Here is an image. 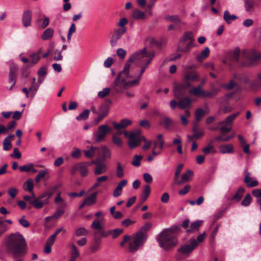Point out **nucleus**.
Here are the masks:
<instances>
[{
  "instance_id": "f257e3e1",
  "label": "nucleus",
  "mask_w": 261,
  "mask_h": 261,
  "mask_svg": "<svg viewBox=\"0 0 261 261\" xmlns=\"http://www.w3.org/2000/svg\"><path fill=\"white\" fill-rule=\"evenodd\" d=\"M154 56L153 53L147 52L144 47L132 54L125 64L128 63L136 76L141 79L142 74L151 63Z\"/></svg>"
},
{
  "instance_id": "f03ea898",
  "label": "nucleus",
  "mask_w": 261,
  "mask_h": 261,
  "mask_svg": "<svg viewBox=\"0 0 261 261\" xmlns=\"http://www.w3.org/2000/svg\"><path fill=\"white\" fill-rule=\"evenodd\" d=\"M140 80L133 72L130 65L125 64L123 70L116 77L113 89L116 93H121L124 89L139 85Z\"/></svg>"
},
{
  "instance_id": "7ed1b4c3",
  "label": "nucleus",
  "mask_w": 261,
  "mask_h": 261,
  "mask_svg": "<svg viewBox=\"0 0 261 261\" xmlns=\"http://www.w3.org/2000/svg\"><path fill=\"white\" fill-rule=\"evenodd\" d=\"M6 246L7 251L11 253L14 258L21 257L26 253L25 239L19 232L12 233L8 237Z\"/></svg>"
},
{
  "instance_id": "20e7f679",
  "label": "nucleus",
  "mask_w": 261,
  "mask_h": 261,
  "mask_svg": "<svg viewBox=\"0 0 261 261\" xmlns=\"http://www.w3.org/2000/svg\"><path fill=\"white\" fill-rule=\"evenodd\" d=\"M179 230L178 226L163 230L159 234L158 239L160 246L165 250H169L174 247L178 242L176 236Z\"/></svg>"
},
{
  "instance_id": "39448f33",
  "label": "nucleus",
  "mask_w": 261,
  "mask_h": 261,
  "mask_svg": "<svg viewBox=\"0 0 261 261\" xmlns=\"http://www.w3.org/2000/svg\"><path fill=\"white\" fill-rule=\"evenodd\" d=\"M242 64L245 66H252L257 64L261 59V52L254 50H244L241 54Z\"/></svg>"
},
{
  "instance_id": "423d86ee",
  "label": "nucleus",
  "mask_w": 261,
  "mask_h": 261,
  "mask_svg": "<svg viewBox=\"0 0 261 261\" xmlns=\"http://www.w3.org/2000/svg\"><path fill=\"white\" fill-rule=\"evenodd\" d=\"M147 238V232L139 231L130 238L128 250L130 252H135L143 248Z\"/></svg>"
},
{
  "instance_id": "0eeeda50",
  "label": "nucleus",
  "mask_w": 261,
  "mask_h": 261,
  "mask_svg": "<svg viewBox=\"0 0 261 261\" xmlns=\"http://www.w3.org/2000/svg\"><path fill=\"white\" fill-rule=\"evenodd\" d=\"M239 114L240 112L233 113L218 123L219 130L222 135L227 134L231 130L233 122Z\"/></svg>"
},
{
  "instance_id": "6e6552de",
  "label": "nucleus",
  "mask_w": 261,
  "mask_h": 261,
  "mask_svg": "<svg viewBox=\"0 0 261 261\" xmlns=\"http://www.w3.org/2000/svg\"><path fill=\"white\" fill-rule=\"evenodd\" d=\"M140 130H137L133 134H130L128 145L130 149H134L139 146L142 141H146L145 137L142 135Z\"/></svg>"
},
{
  "instance_id": "1a4fd4ad",
  "label": "nucleus",
  "mask_w": 261,
  "mask_h": 261,
  "mask_svg": "<svg viewBox=\"0 0 261 261\" xmlns=\"http://www.w3.org/2000/svg\"><path fill=\"white\" fill-rule=\"evenodd\" d=\"M198 245V242L194 238H192L189 239L186 244L182 245L178 249V251L185 255L189 256Z\"/></svg>"
},
{
  "instance_id": "9d476101",
  "label": "nucleus",
  "mask_w": 261,
  "mask_h": 261,
  "mask_svg": "<svg viewBox=\"0 0 261 261\" xmlns=\"http://www.w3.org/2000/svg\"><path fill=\"white\" fill-rule=\"evenodd\" d=\"M111 130V128L107 124L99 126L97 128V131L95 134V142L96 143H99L103 141L107 135Z\"/></svg>"
},
{
  "instance_id": "9b49d317",
  "label": "nucleus",
  "mask_w": 261,
  "mask_h": 261,
  "mask_svg": "<svg viewBox=\"0 0 261 261\" xmlns=\"http://www.w3.org/2000/svg\"><path fill=\"white\" fill-rule=\"evenodd\" d=\"M91 165V162H83L75 164L72 168L71 172L74 174L76 172L79 171L81 175L85 176L88 174V167Z\"/></svg>"
},
{
  "instance_id": "f8f14e48",
  "label": "nucleus",
  "mask_w": 261,
  "mask_h": 261,
  "mask_svg": "<svg viewBox=\"0 0 261 261\" xmlns=\"http://www.w3.org/2000/svg\"><path fill=\"white\" fill-rule=\"evenodd\" d=\"M191 86V84H188L185 82L182 83H175L174 85V94L176 98H179L185 94V91Z\"/></svg>"
},
{
  "instance_id": "ddd939ff",
  "label": "nucleus",
  "mask_w": 261,
  "mask_h": 261,
  "mask_svg": "<svg viewBox=\"0 0 261 261\" xmlns=\"http://www.w3.org/2000/svg\"><path fill=\"white\" fill-rule=\"evenodd\" d=\"M103 219L101 220L95 219L94 220L91 225V227L92 229L96 230L95 232L99 233L101 237H107V234L104 232V225L102 224L101 221Z\"/></svg>"
},
{
  "instance_id": "4468645a",
  "label": "nucleus",
  "mask_w": 261,
  "mask_h": 261,
  "mask_svg": "<svg viewBox=\"0 0 261 261\" xmlns=\"http://www.w3.org/2000/svg\"><path fill=\"white\" fill-rule=\"evenodd\" d=\"M127 31L125 30H121L120 29H116L114 30V33L112 35L110 43L112 47H114L116 45L118 41L122 37Z\"/></svg>"
},
{
  "instance_id": "2eb2a0df",
  "label": "nucleus",
  "mask_w": 261,
  "mask_h": 261,
  "mask_svg": "<svg viewBox=\"0 0 261 261\" xmlns=\"http://www.w3.org/2000/svg\"><path fill=\"white\" fill-rule=\"evenodd\" d=\"M91 164H95L96 165L94 172L95 175H100L106 173L107 171V167L106 164L100 162L98 161H93L91 162Z\"/></svg>"
},
{
  "instance_id": "dca6fc26",
  "label": "nucleus",
  "mask_w": 261,
  "mask_h": 261,
  "mask_svg": "<svg viewBox=\"0 0 261 261\" xmlns=\"http://www.w3.org/2000/svg\"><path fill=\"white\" fill-rule=\"evenodd\" d=\"M244 182L249 188L256 187L258 184L257 180L255 178L251 177L250 173L247 171H245Z\"/></svg>"
},
{
  "instance_id": "f3484780",
  "label": "nucleus",
  "mask_w": 261,
  "mask_h": 261,
  "mask_svg": "<svg viewBox=\"0 0 261 261\" xmlns=\"http://www.w3.org/2000/svg\"><path fill=\"white\" fill-rule=\"evenodd\" d=\"M17 70V67L16 65L13 64L10 67V72L9 77V83L12 84L11 87L9 90L12 89L13 86L16 83V73Z\"/></svg>"
},
{
  "instance_id": "a211bd4d",
  "label": "nucleus",
  "mask_w": 261,
  "mask_h": 261,
  "mask_svg": "<svg viewBox=\"0 0 261 261\" xmlns=\"http://www.w3.org/2000/svg\"><path fill=\"white\" fill-rule=\"evenodd\" d=\"M199 74L195 72L188 71L185 73L183 82L188 84H191L192 81H196L198 80Z\"/></svg>"
},
{
  "instance_id": "6ab92c4d",
  "label": "nucleus",
  "mask_w": 261,
  "mask_h": 261,
  "mask_svg": "<svg viewBox=\"0 0 261 261\" xmlns=\"http://www.w3.org/2000/svg\"><path fill=\"white\" fill-rule=\"evenodd\" d=\"M32 11L27 10L22 14V21L24 27L27 28L31 25L32 21Z\"/></svg>"
},
{
  "instance_id": "aec40b11",
  "label": "nucleus",
  "mask_w": 261,
  "mask_h": 261,
  "mask_svg": "<svg viewBox=\"0 0 261 261\" xmlns=\"http://www.w3.org/2000/svg\"><path fill=\"white\" fill-rule=\"evenodd\" d=\"M179 101L178 102V106L181 109H185L191 107V100L188 97L178 98Z\"/></svg>"
},
{
  "instance_id": "412c9836",
  "label": "nucleus",
  "mask_w": 261,
  "mask_h": 261,
  "mask_svg": "<svg viewBox=\"0 0 261 261\" xmlns=\"http://www.w3.org/2000/svg\"><path fill=\"white\" fill-rule=\"evenodd\" d=\"M98 151L99 154L101 155L103 160L109 159L111 158L110 150L105 146L98 147Z\"/></svg>"
},
{
  "instance_id": "4be33fe9",
  "label": "nucleus",
  "mask_w": 261,
  "mask_h": 261,
  "mask_svg": "<svg viewBox=\"0 0 261 261\" xmlns=\"http://www.w3.org/2000/svg\"><path fill=\"white\" fill-rule=\"evenodd\" d=\"M219 150L222 154L232 153L234 152L233 146L231 144L220 145L219 146Z\"/></svg>"
},
{
  "instance_id": "5701e85b",
  "label": "nucleus",
  "mask_w": 261,
  "mask_h": 261,
  "mask_svg": "<svg viewBox=\"0 0 261 261\" xmlns=\"http://www.w3.org/2000/svg\"><path fill=\"white\" fill-rule=\"evenodd\" d=\"M14 137L13 134H10L7 136L4 140L3 142V149L4 150H9L12 148V144L11 140Z\"/></svg>"
},
{
  "instance_id": "b1692460",
  "label": "nucleus",
  "mask_w": 261,
  "mask_h": 261,
  "mask_svg": "<svg viewBox=\"0 0 261 261\" xmlns=\"http://www.w3.org/2000/svg\"><path fill=\"white\" fill-rule=\"evenodd\" d=\"M193 174V172L192 171L188 170L182 175L181 180L177 182V185H180L185 182L189 181L192 178Z\"/></svg>"
},
{
  "instance_id": "393cba45",
  "label": "nucleus",
  "mask_w": 261,
  "mask_h": 261,
  "mask_svg": "<svg viewBox=\"0 0 261 261\" xmlns=\"http://www.w3.org/2000/svg\"><path fill=\"white\" fill-rule=\"evenodd\" d=\"M49 202L48 199H45L43 201H42L39 198H35L33 201H30V203L32 204L34 207L37 209L41 208L44 204H47Z\"/></svg>"
},
{
  "instance_id": "a878e982",
  "label": "nucleus",
  "mask_w": 261,
  "mask_h": 261,
  "mask_svg": "<svg viewBox=\"0 0 261 261\" xmlns=\"http://www.w3.org/2000/svg\"><path fill=\"white\" fill-rule=\"evenodd\" d=\"M193 41L188 42L183 44H179L177 47V50L184 53L188 52L190 49L194 46Z\"/></svg>"
},
{
  "instance_id": "bb28decb",
  "label": "nucleus",
  "mask_w": 261,
  "mask_h": 261,
  "mask_svg": "<svg viewBox=\"0 0 261 261\" xmlns=\"http://www.w3.org/2000/svg\"><path fill=\"white\" fill-rule=\"evenodd\" d=\"M45 77H39L38 80V83L35 85V86H32L30 88V91L32 92L31 93V98H33L35 95L36 94V93L38 91L40 85L43 82L44 80Z\"/></svg>"
},
{
  "instance_id": "cd10ccee",
  "label": "nucleus",
  "mask_w": 261,
  "mask_h": 261,
  "mask_svg": "<svg viewBox=\"0 0 261 261\" xmlns=\"http://www.w3.org/2000/svg\"><path fill=\"white\" fill-rule=\"evenodd\" d=\"M194 41V37L191 32H186L184 36L181 38L179 44H183L187 41Z\"/></svg>"
},
{
  "instance_id": "c85d7f7f",
  "label": "nucleus",
  "mask_w": 261,
  "mask_h": 261,
  "mask_svg": "<svg viewBox=\"0 0 261 261\" xmlns=\"http://www.w3.org/2000/svg\"><path fill=\"white\" fill-rule=\"evenodd\" d=\"M54 33V31L52 28H47L42 34L41 38L43 40H50L53 37Z\"/></svg>"
},
{
  "instance_id": "c756f323",
  "label": "nucleus",
  "mask_w": 261,
  "mask_h": 261,
  "mask_svg": "<svg viewBox=\"0 0 261 261\" xmlns=\"http://www.w3.org/2000/svg\"><path fill=\"white\" fill-rule=\"evenodd\" d=\"M23 189L25 191L32 192L34 189L33 180L32 178H28L23 185Z\"/></svg>"
},
{
  "instance_id": "7c9ffc66",
  "label": "nucleus",
  "mask_w": 261,
  "mask_h": 261,
  "mask_svg": "<svg viewBox=\"0 0 261 261\" xmlns=\"http://www.w3.org/2000/svg\"><path fill=\"white\" fill-rule=\"evenodd\" d=\"M204 90L202 89V86L199 85L194 87L189 91V92L196 96H203Z\"/></svg>"
},
{
  "instance_id": "2f4dec72",
  "label": "nucleus",
  "mask_w": 261,
  "mask_h": 261,
  "mask_svg": "<svg viewBox=\"0 0 261 261\" xmlns=\"http://www.w3.org/2000/svg\"><path fill=\"white\" fill-rule=\"evenodd\" d=\"M132 17L133 18L137 20L143 19L145 18V14L144 12L140 10L136 9L133 12Z\"/></svg>"
},
{
  "instance_id": "473e14b6",
  "label": "nucleus",
  "mask_w": 261,
  "mask_h": 261,
  "mask_svg": "<svg viewBox=\"0 0 261 261\" xmlns=\"http://www.w3.org/2000/svg\"><path fill=\"white\" fill-rule=\"evenodd\" d=\"M256 80L257 81L253 80L250 83V87L253 90H257L259 87L257 81L260 83V86H261V72L257 74Z\"/></svg>"
},
{
  "instance_id": "72a5a7b5",
  "label": "nucleus",
  "mask_w": 261,
  "mask_h": 261,
  "mask_svg": "<svg viewBox=\"0 0 261 261\" xmlns=\"http://www.w3.org/2000/svg\"><path fill=\"white\" fill-rule=\"evenodd\" d=\"M210 53V49L208 47H206L201 51V53L197 56L196 59L198 61L202 62L203 59H205L208 55Z\"/></svg>"
},
{
  "instance_id": "f704fd0d",
  "label": "nucleus",
  "mask_w": 261,
  "mask_h": 261,
  "mask_svg": "<svg viewBox=\"0 0 261 261\" xmlns=\"http://www.w3.org/2000/svg\"><path fill=\"white\" fill-rule=\"evenodd\" d=\"M97 192L91 194L89 196L85 199V203L87 206H90L96 201Z\"/></svg>"
},
{
  "instance_id": "c9c22d12",
  "label": "nucleus",
  "mask_w": 261,
  "mask_h": 261,
  "mask_svg": "<svg viewBox=\"0 0 261 261\" xmlns=\"http://www.w3.org/2000/svg\"><path fill=\"white\" fill-rule=\"evenodd\" d=\"M157 141L154 142V148L159 147L160 149H162L164 147V141L163 139V135L160 134L157 136Z\"/></svg>"
},
{
  "instance_id": "e433bc0d",
  "label": "nucleus",
  "mask_w": 261,
  "mask_h": 261,
  "mask_svg": "<svg viewBox=\"0 0 261 261\" xmlns=\"http://www.w3.org/2000/svg\"><path fill=\"white\" fill-rule=\"evenodd\" d=\"M202 221H196L191 223L190 228L187 230V232H194L199 229L200 226L202 224Z\"/></svg>"
},
{
  "instance_id": "4c0bfd02",
  "label": "nucleus",
  "mask_w": 261,
  "mask_h": 261,
  "mask_svg": "<svg viewBox=\"0 0 261 261\" xmlns=\"http://www.w3.org/2000/svg\"><path fill=\"white\" fill-rule=\"evenodd\" d=\"M202 151L205 155L210 153L214 154L216 152V150L211 143H209L206 146L203 147L202 149Z\"/></svg>"
},
{
  "instance_id": "58836bf2",
  "label": "nucleus",
  "mask_w": 261,
  "mask_h": 261,
  "mask_svg": "<svg viewBox=\"0 0 261 261\" xmlns=\"http://www.w3.org/2000/svg\"><path fill=\"white\" fill-rule=\"evenodd\" d=\"M223 18L226 22L230 24L232 20H236L237 17L235 15H230L228 10H226L224 13Z\"/></svg>"
},
{
  "instance_id": "ea45409f",
  "label": "nucleus",
  "mask_w": 261,
  "mask_h": 261,
  "mask_svg": "<svg viewBox=\"0 0 261 261\" xmlns=\"http://www.w3.org/2000/svg\"><path fill=\"white\" fill-rule=\"evenodd\" d=\"M244 8L247 12H251L253 10L254 2L252 0H244Z\"/></svg>"
},
{
  "instance_id": "a19ab883",
  "label": "nucleus",
  "mask_w": 261,
  "mask_h": 261,
  "mask_svg": "<svg viewBox=\"0 0 261 261\" xmlns=\"http://www.w3.org/2000/svg\"><path fill=\"white\" fill-rule=\"evenodd\" d=\"M98 147L91 146L88 150H84L85 156L88 158H92L95 154L96 150L98 151Z\"/></svg>"
},
{
  "instance_id": "79ce46f5",
  "label": "nucleus",
  "mask_w": 261,
  "mask_h": 261,
  "mask_svg": "<svg viewBox=\"0 0 261 261\" xmlns=\"http://www.w3.org/2000/svg\"><path fill=\"white\" fill-rule=\"evenodd\" d=\"M123 230L120 228H116L113 230H109L106 234H107V236L109 234H112L113 238H116L118 236H119L121 233H122Z\"/></svg>"
},
{
  "instance_id": "37998d69",
  "label": "nucleus",
  "mask_w": 261,
  "mask_h": 261,
  "mask_svg": "<svg viewBox=\"0 0 261 261\" xmlns=\"http://www.w3.org/2000/svg\"><path fill=\"white\" fill-rule=\"evenodd\" d=\"M109 112V108L104 105L99 107L98 109V114L102 116L104 118L108 114Z\"/></svg>"
},
{
  "instance_id": "c03bdc74",
  "label": "nucleus",
  "mask_w": 261,
  "mask_h": 261,
  "mask_svg": "<svg viewBox=\"0 0 261 261\" xmlns=\"http://www.w3.org/2000/svg\"><path fill=\"white\" fill-rule=\"evenodd\" d=\"M244 192V189L242 187L239 188L236 194L233 196L232 199L239 201L242 198Z\"/></svg>"
},
{
  "instance_id": "a18cd8bd",
  "label": "nucleus",
  "mask_w": 261,
  "mask_h": 261,
  "mask_svg": "<svg viewBox=\"0 0 261 261\" xmlns=\"http://www.w3.org/2000/svg\"><path fill=\"white\" fill-rule=\"evenodd\" d=\"M90 112V111L88 109L84 110L82 113H81L79 116L76 117V120L78 121H81L88 119Z\"/></svg>"
},
{
  "instance_id": "49530a36",
  "label": "nucleus",
  "mask_w": 261,
  "mask_h": 261,
  "mask_svg": "<svg viewBox=\"0 0 261 261\" xmlns=\"http://www.w3.org/2000/svg\"><path fill=\"white\" fill-rule=\"evenodd\" d=\"M116 175L119 178H122L124 176V168L120 162L117 163Z\"/></svg>"
},
{
  "instance_id": "de8ad7c7",
  "label": "nucleus",
  "mask_w": 261,
  "mask_h": 261,
  "mask_svg": "<svg viewBox=\"0 0 261 261\" xmlns=\"http://www.w3.org/2000/svg\"><path fill=\"white\" fill-rule=\"evenodd\" d=\"M183 166H184L183 164H179L176 167L174 177V183L176 185H177V182L179 181V180H178L179 176L181 173V171L183 167Z\"/></svg>"
},
{
  "instance_id": "09e8293b",
  "label": "nucleus",
  "mask_w": 261,
  "mask_h": 261,
  "mask_svg": "<svg viewBox=\"0 0 261 261\" xmlns=\"http://www.w3.org/2000/svg\"><path fill=\"white\" fill-rule=\"evenodd\" d=\"M88 231L83 227L78 228L75 230V234L77 237L86 236L88 234Z\"/></svg>"
},
{
  "instance_id": "8fccbe9b",
  "label": "nucleus",
  "mask_w": 261,
  "mask_h": 261,
  "mask_svg": "<svg viewBox=\"0 0 261 261\" xmlns=\"http://www.w3.org/2000/svg\"><path fill=\"white\" fill-rule=\"evenodd\" d=\"M128 23V20L126 18L123 17L121 18L118 22V25L120 27L119 29L125 30L127 31V29L125 25Z\"/></svg>"
},
{
  "instance_id": "3c124183",
  "label": "nucleus",
  "mask_w": 261,
  "mask_h": 261,
  "mask_svg": "<svg viewBox=\"0 0 261 261\" xmlns=\"http://www.w3.org/2000/svg\"><path fill=\"white\" fill-rule=\"evenodd\" d=\"M75 31H76L75 24L74 23H71V24L68 30V31L67 41L68 42H70L71 39V36H72L73 33H74L75 32Z\"/></svg>"
},
{
  "instance_id": "603ef678",
  "label": "nucleus",
  "mask_w": 261,
  "mask_h": 261,
  "mask_svg": "<svg viewBox=\"0 0 261 261\" xmlns=\"http://www.w3.org/2000/svg\"><path fill=\"white\" fill-rule=\"evenodd\" d=\"M172 123V120L168 117H165L163 119V124L166 129H169Z\"/></svg>"
},
{
  "instance_id": "864d4df0",
  "label": "nucleus",
  "mask_w": 261,
  "mask_h": 261,
  "mask_svg": "<svg viewBox=\"0 0 261 261\" xmlns=\"http://www.w3.org/2000/svg\"><path fill=\"white\" fill-rule=\"evenodd\" d=\"M251 197L249 194H247L246 195L244 199L241 202V204L244 206H247L249 205L251 202Z\"/></svg>"
},
{
  "instance_id": "5fc2aeb1",
  "label": "nucleus",
  "mask_w": 261,
  "mask_h": 261,
  "mask_svg": "<svg viewBox=\"0 0 261 261\" xmlns=\"http://www.w3.org/2000/svg\"><path fill=\"white\" fill-rule=\"evenodd\" d=\"M112 141L113 143L118 146H122L123 145V141L122 139L119 137L117 135H114L112 137Z\"/></svg>"
},
{
  "instance_id": "6e6d98bb",
  "label": "nucleus",
  "mask_w": 261,
  "mask_h": 261,
  "mask_svg": "<svg viewBox=\"0 0 261 261\" xmlns=\"http://www.w3.org/2000/svg\"><path fill=\"white\" fill-rule=\"evenodd\" d=\"M142 159V156L141 155H135L134 156L133 161L132 162V164L135 167H139L140 166V161Z\"/></svg>"
},
{
  "instance_id": "4d7b16f0",
  "label": "nucleus",
  "mask_w": 261,
  "mask_h": 261,
  "mask_svg": "<svg viewBox=\"0 0 261 261\" xmlns=\"http://www.w3.org/2000/svg\"><path fill=\"white\" fill-rule=\"evenodd\" d=\"M8 230V226L5 222L0 218V236L3 235Z\"/></svg>"
},
{
  "instance_id": "13d9d810",
  "label": "nucleus",
  "mask_w": 261,
  "mask_h": 261,
  "mask_svg": "<svg viewBox=\"0 0 261 261\" xmlns=\"http://www.w3.org/2000/svg\"><path fill=\"white\" fill-rule=\"evenodd\" d=\"M166 19L171 22L177 24L180 22V20L178 16L177 15L174 16H168L166 17Z\"/></svg>"
},
{
  "instance_id": "bf43d9fd",
  "label": "nucleus",
  "mask_w": 261,
  "mask_h": 261,
  "mask_svg": "<svg viewBox=\"0 0 261 261\" xmlns=\"http://www.w3.org/2000/svg\"><path fill=\"white\" fill-rule=\"evenodd\" d=\"M252 194L255 197L256 201L261 200V189H256L252 191Z\"/></svg>"
},
{
  "instance_id": "052dcab7",
  "label": "nucleus",
  "mask_w": 261,
  "mask_h": 261,
  "mask_svg": "<svg viewBox=\"0 0 261 261\" xmlns=\"http://www.w3.org/2000/svg\"><path fill=\"white\" fill-rule=\"evenodd\" d=\"M110 92V88H105L101 91H100L98 93V96L100 98H104L107 96Z\"/></svg>"
},
{
  "instance_id": "680f3d73",
  "label": "nucleus",
  "mask_w": 261,
  "mask_h": 261,
  "mask_svg": "<svg viewBox=\"0 0 261 261\" xmlns=\"http://www.w3.org/2000/svg\"><path fill=\"white\" fill-rule=\"evenodd\" d=\"M204 114V111L201 108L197 109L195 112V117L197 121H199L202 118Z\"/></svg>"
},
{
  "instance_id": "e2e57ef3",
  "label": "nucleus",
  "mask_w": 261,
  "mask_h": 261,
  "mask_svg": "<svg viewBox=\"0 0 261 261\" xmlns=\"http://www.w3.org/2000/svg\"><path fill=\"white\" fill-rule=\"evenodd\" d=\"M34 167V164L29 163L19 167V169L21 171L30 172L31 171V168Z\"/></svg>"
},
{
  "instance_id": "0e129e2a",
  "label": "nucleus",
  "mask_w": 261,
  "mask_h": 261,
  "mask_svg": "<svg viewBox=\"0 0 261 261\" xmlns=\"http://www.w3.org/2000/svg\"><path fill=\"white\" fill-rule=\"evenodd\" d=\"M8 192L9 195L12 198H14L16 197L17 194L18 193V190L14 187H12L8 189Z\"/></svg>"
},
{
  "instance_id": "69168bd1",
  "label": "nucleus",
  "mask_w": 261,
  "mask_h": 261,
  "mask_svg": "<svg viewBox=\"0 0 261 261\" xmlns=\"http://www.w3.org/2000/svg\"><path fill=\"white\" fill-rule=\"evenodd\" d=\"M117 55L121 59H123L126 54V51L122 48H119L116 50Z\"/></svg>"
},
{
  "instance_id": "338daca9",
  "label": "nucleus",
  "mask_w": 261,
  "mask_h": 261,
  "mask_svg": "<svg viewBox=\"0 0 261 261\" xmlns=\"http://www.w3.org/2000/svg\"><path fill=\"white\" fill-rule=\"evenodd\" d=\"M65 213V211L61 208H58L53 215V217L56 219H58L62 215Z\"/></svg>"
},
{
  "instance_id": "774afa93",
  "label": "nucleus",
  "mask_w": 261,
  "mask_h": 261,
  "mask_svg": "<svg viewBox=\"0 0 261 261\" xmlns=\"http://www.w3.org/2000/svg\"><path fill=\"white\" fill-rule=\"evenodd\" d=\"M237 86V83L234 80H230L228 84L223 85V87L227 90H231Z\"/></svg>"
}]
</instances>
